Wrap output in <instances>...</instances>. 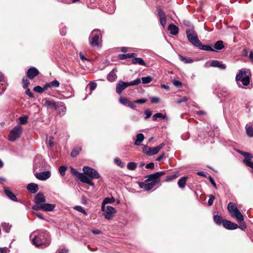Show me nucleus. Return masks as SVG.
Here are the masks:
<instances>
[{
    "mask_svg": "<svg viewBox=\"0 0 253 253\" xmlns=\"http://www.w3.org/2000/svg\"><path fill=\"white\" fill-rule=\"evenodd\" d=\"M26 93L31 98H33L34 97L33 93L31 91L29 88H27V89L26 90Z\"/></svg>",
    "mask_w": 253,
    "mask_h": 253,
    "instance_id": "obj_62",
    "label": "nucleus"
},
{
    "mask_svg": "<svg viewBox=\"0 0 253 253\" xmlns=\"http://www.w3.org/2000/svg\"><path fill=\"white\" fill-rule=\"evenodd\" d=\"M178 176V174H172V175H169V176H168L167 177H166V179L165 180L167 182H169L172 180H173L175 178H176Z\"/></svg>",
    "mask_w": 253,
    "mask_h": 253,
    "instance_id": "obj_48",
    "label": "nucleus"
},
{
    "mask_svg": "<svg viewBox=\"0 0 253 253\" xmlns=\"http://www.w3.org/2000/svg\"><path fill=\"white\" fill-rule=\"evenodd\" d=\"M101 35V32L99 30L95 29L91 32L90 35L89 43L92 46H97L99 44V37Z\"/></svg>",
    "mask_w": 253,
    "mask_h": 253,
    "instance_id": "obj_11",
    "label": "nucleus"
},
{
    "mask_svg": "<svg viewBox=\"0 0 253 253\" xmlns=\"http://www.w3.org/2000/svg\"><path fill=\"white\" fill-rule=\"evenodd\" d=\"M27 188L31 193H36L39 189L38 185L33 183L29 184L27 185Z\"/></svg>",
    "mask_w": 253,
    "mask_h": 253,
    "instance_id": "obj_23",
    "label": "nucleus"
},
{
    "mask_svg": "<svg viewBox=\"0 0 253 253\" xmlns=\"http://www.w3.org/2000/svg\"><path fill=\"white\" fill-rule=\"evenodd\" d=\"M179 58L181 61H183L185 63H192L193 61V60L192 59H187L186 57L182 56L181 55H179Z\"/></svg>",
    "mask_w": 253,
    "mask_h": 253,
    "instance_id": "obj_45",
    "label": "nucleus"
},
{
    "mask_svg": "<svg viewBox=\"0 0 253 253\" xmlns=\"http://www.w3.org/2000/svg\"><path fill=\"white\" fill-rule=\"evenodd\" d=\"M144 113L146 115V116L145 117V120H147L148 118H149L150 117V116L152 115V112L148 109L144 111Z\"/></svg>",
    "mask_w": 253,
    "mask_h": 253,
    "instance_id": "obj_53",
    "label": "nucleus"
},
{
    "mask_svg": "<svg viewBox=\"0 0 253 253\" xmlns=\"http://www.w3.org/2000/svg\"><path fill=\"white\" fill-rule=\"evenodd\" d=\"M151 101L153 103H157L160 101V99L157 97H152L151 98Z\"/></svg>",
    "mask_w": 253,
    "mask_h": 253,
    "instance_id": "obj_61",
    "label": "nucleus"
},
{
    "mask_svg": "<svg viewBox=\"0 0 253 253\" xmlns=\"http://www.w3.org/2000/svg\"><path fill=\"white\" fill-rule=\"evenodd\" d=\"M117 76L116 74L114 73V69L111 71L107 76V79L110 82H114L117 79Z\"/></svg>",
    "mask_w": 253,
    "mask_h": 253,
    "instance_id": "obj_34",
    "label": "nucleus"
},
{
    "mask_svg": "<svg viewBox=\"0 0 253 253\" xmlns=\"http://www.w3.org/2000/svg\"><path fill=\"white\" fill-rule=\"evenodd\" d=\"M114 162L116 165L121 168H123L125 166V163H123L120 159L116 158L114 159Z\"/></svg>",
    "mask_w": 253,
    "mask_h": 253,
    "instance_id": "obj_47",
    "label": "nucleus"
},
{
    "mask_svg": "<svg viewBox=\"0 0 253 253\" xmlns=\"http://www.w3.org/2000/svg\"><path fill=\"white\" fill-rule=\"evenodd\" d=\"M147 99L144 98L139 99H137L134 101V103H139V104H143L145 102H146Z\"/></svg>",
    "mask_w": 253,
    "mask_h": 253,
    "instance_id": "obj_59",
    "label": "nucleus"
},
{
    "mask_svg": "<svg viewBox=\"0 0 253 253\" xmlns=\"http://www.w3.org/2000/svg\"><path fill=\"white\" fill-rule=\"evenodd\" d=\"M213 220L216 224L220 225L221 224H222L223 220L220 215L214 214Z\"/></svg>",
    "mask_w": 253,
    "mask_h": 253,
    "instance_id": "obj_36",
    "label": "nucleus"
},
{
    "mask_svg": "<svg viewBox=\"0 0 253 253\" xmlns=\"http://www.w3.org/2000/svg\"><path fill=\"white\" fill-rule=\"evenodd\" d=\"M186 33L188 41L197 47L201 41L199 40L196 32L193 29H188L186 31Z\"/></svg>",
    "mask_w": 253,
    "mask_h": 253,
    "instance_id": "obj_7",
    "label": "nucleus"
},
{
    "mask_svg": "<svg viewBox=\"0 0 253 253\" xmlns=\"http://www.w3.org/2000/svg\"><path fill=\"white\" fill-rule=\"evenodd\" d=\"M152 118L153 120L155 121L157 120L158 118H160L162 119H166L167 116L166 115H163L161 113H158L154 115Z\"/></svg>",
    "mask_w": 253,
    "mask_h": 253,
    "instance_id": "obj_38",
    "label": "nucleus"
},
{
    "mask_svg": "<svg viewBox=\"0 0 253 253\" xmlns=\"http://www.w3.org/2000/svg\"><path fill=\"white\" fill-rule=\"evenodd\" d=\"M188 178L187 176H183L180 178L178 181V185L180 188H184L185 186L186 180Z\"/></svg>",
    "mask_w": 253,
    "mask_h": 253,
    "instance_id": "obj_32",
    "label": "nucleus"
},
{
    "mask_svg": "<svg viewBox=\"0 0 253 253\" xmlns=\"http://www.w3.org/2000/svg\"><path fill=\"white\" fill-rule=\"evenodd\" d=\"M33 244L37 247H45L50 244V236L47 231L43 230L33 232L30 235Z\"/></svg>",
    "mask_w": 253,
    "mask_h": 253,
    "instance_id": "obj_1",
    "label": "nucleus"
},
{
    "mask_svg": "<svg viewBox=\"0 0 253 253\" xmlns=\"http://www.w3.org/2000/svg\"><path fill=\"white\" fill-rule=\"evenodd\" d=\"M137 167V164L135 162H129L127 165V168L129 170H134Z\"/></svg>",
    "mask_w": 253,
    "mask_h": 253,
    "instance_id": "obj_41",
    "label": "nucleus"
},
{
    "mask_svg": "<svg viewBox=\"0 0 253 253\" xmlns=\"http://www.w3.org/2000/svg\"><path fill=\"white\" fill-rule=\"evenodd\" d=\"M227 209L229 212L231 213V215L234 217L237 222L239 224V228L242 230H245L247 228L246 224L244 222V218L243 214L240 211L235 204L232 202H230L227 206Z\"/></svg>",
    "mask_w": 253,
    "mask_h": 253,
    "instance_id": "obj_2",
    "label": "nucleus"
},
{
    "mask_svg": "<svg viewBox=\"0 0 253 253\" xmlns=\"http://www.w3.org/2000/svg\"><path fill=\"white\" fill-rule=\"evenodd\" d=\"M71 172L76 176L81 182L86 183L90 186H93L94 183L91 182L83 173L79 172L76 169L71 168Z\"/></svg>",
    "mask_w": 253,
    "mask_h": 253,
    "instance_id": "obj_10",
    "label": "nucleus"
},
{
    "mask_svg": "<svg viewBox=\"0 0 253 253\" xmlns=\"http://www.w3.org/2000/svg\"><path fill=\"white\" fill-rule=\"evenodd\" d=\"M237 152L241 155L245 156V159L243 160V162L246 165L250 161H252L253 158V156L250 153L242 151L241 150H238Z\"/></svg>",
    "mask_w": 253,
    "mask_h": 253,
    "instance_id": "obj_17",
    "label": "nucleus"
},
{
    "mask_svg": "<svg viewBox=\"0 0 253 253\" xmlns=\"http://www.w3.org/2000/svg\"><path fill=\"white\" fill-rule=\"evenodd\" d=\"M222 225L224 228L229 230L236 229L238 227L237 224L227 220H223Z\"/></svg>",
    "mask_w": 253,
    "mask_h": 253,
    "instance_id": "obj_14",
    "label": "nucleus"
},
{
    "mask_svg": "<svg viewBox=\"0 0 253 253\" xmlns=\"http://www.w3.org/2000/svg\"><path fill=\"white\" fill-rule=\"evenodd\" d=\"M45 198L43 194L41 193H38L35 198V204H40L42 205L45 202Z\"/></svg>",
    "mask_w": 253,
    "mask_h": 253,
    "instance_id": "obj_18",
    "label": "nucleus"
},
{
    "mask_svg": "<svg viewBox=\"0 0 253 253\" xmlns=\"http://www.w3.org/2000/svg\"><path fill=\"white\" fill-rule=\"evenodd\" d=\"M101 210L104 212V217L107 219H112L116 212L115 209L110 206L102 205Z\"/></svg>",
    "mask_w": 253,
    "mask_h": 253,
    "instance_id": "obj_9",
    "label": "nucleus"
},
{
    "mask_svg": "<svg viewBox=\"0 0 253 253\" xmlns=\"http://www.w3.org/2000/svg\"><path fill=\"white\" fill-rule=\"evenodd\" d=\"M168 30L172 35H176L178 32V28L175 25L171 24L169 25Z\"/></svg>",
    "mask_w": 253,
    "mask_h": 253,
    "instance_id": "obj_29",
    "label": "nucleus"
},
{
    "mask_svg": "<svg viewBox=\"0 0 253 253\" xmlns=\"http://www.w3.org/2000/svg\"><path fill=\"white\" fill-rule=\"evenodd\" d=\"M23 130V127L19 125L15 126L11 131L9 134V140L11 141H14L20 137Z\"/></svg>",
    "mask_w": 253,
    "mask_h": 253,
    "instance_id": "obj_8",
    "label": "nucleus"
},
{
    "mask_svg": "<svg viewBox=\"0 0 253 253\" xmlns=\"http://www.w3.org/2000/svg\"><path fill=\"white\" fill-rule=\"evenodd\" d=\"M55 207V205L54 204L44 203L42 205V211H51L54 210Z\"/></svg>",
    "mask_w": 253,
    "mask_h": 253,
    "instance_id": "obj_27",
    "label": "nucleus"
},
{
    "mask_svg": "<svg viewBox=\"0 0 253 253\" xmlns=\"http://www.w3.org/2000/svg\"><path fill=\"white\" fill-rule=\"evenodd\" d=\"M224 47L223 41H218L214 44V50H215V51L220 50L222 49Z\"/></svg>",
    "mask_w": 253,
    "mask_h": 253,
    "instance_id": "obj_31",
    "label": "nucleus"
},
{
    "mask_svg": "<svg viewBox=\"0 0 253 253\" xmlns=\"http://www.w3.org/2000/svg\"><path fill=\"white\" fill-rule=\"evenodd\" d=\"M139 186L140 188L146 191H149L154 187L155 185L151 182L148 183H144V182H141L139 183Z\"/></svg>",
    "mask_w": 253,
    "mask_h": 253,
    "instance_id": "obj_21",
    "label": "nucleus"
},
{
    "mask_svg": "<svg viewBox=\"0 0 253 253\" xmlns=\"http://www.w3.org/2000/svg\"><path fill=\"white\" fill-rule=\"evenodd\" d=\"M136 54L134 53H129L125 54H120L119 55V58L120 59L124 60L127 58H133L136 56Z\"/></svg>",
    "mask_w": 253,
    "mask_h": 253,
    "instance_id": "obj_33",
    "label": "nucleus"
},
{
    "mask_svg": "<svg viewBox=\"0 0 253 253\" xmlns=\"http://www.w3.org/2000/svg\"><path fill=\"white\" fill-rule=\"evenodd\" d=\"M236 81L239 87L247 88L250 83L249 75L246 71L240 70L236 76Z\"/></svg>",
    "mask_w": 253,
    "mask_h": 253,
    "instance_id": "obj_3",
    "label": "nucleus"
},
{
    "mask_svg": "<svg viewBox=\"0 0 253 253\" xmlns=\"http://www.w3.org/2000/svg\"><path fill=\"white\" fill-rule=\"evenodd\" d=\"M134 102H129L128 105L127 106L129 107L130 108L133 109H136V105L134 104Z\"/></svg>",
    "mask_w": 253,
    "mask_h": 253,
    "instance_id": "obj_64",
    "label": "nucleus"
},
{
    "mask_svg": "<svg viewBox=\"0 0 253 253\" xmlns=\"http://www.w3.org/2000/svg\"><path fill=\"white\" fill-rule=\"evenodd\" d=\"M173 84L175 86L178 88L181 87L182 85V83L177 80H174L173 81Z\"/></svg>",
    "mask_w": 253,
    "mask_h": 253,
    "instance_id": "obj_54",
    "label": "nucleus"
},
{
    "mask_svg": "<svg viewBox=\"0 0 253 253\" xmlns=\"http://www.w3.org/2000/svg\"><path fill=\"white\" fill-rule=\"evenodd\" d=\"M132 63L134 64L146 66V63L142 58L140 57H133L132 59Z\"/></svg>",
    "mask_w": 253,
    "mask_h": 253,
    "instance_id": "obj_30",
    "label": "nucleus"
},
{
    "mask_svg": "<svg viewBox=\"0 0 253 253\" xmlns=\"http://www.w3.org/2000/svg\"><path fill=\"white\" fill-rule=\"evenodd\" d=\"M247 134L249 137H253V127L247 124L245 127Z\"/></svg>",
    "mask_w": 253,
    "mask_h": 253,
    "instance_id": "obj_35",
    "label": "nucleus"
},
{
    "mask_svg": "<svg viewBox=\"0 0 253 253\" xmlns=\"http://www.w3.org/2000/svg\"><path fill=\"white\" fill-rule=\"evenodd\" d=\"M145 168L147 169H153L154 168V164L153 162H151L148 164H146Z\"/></svg>",
    "mask_w": 253,
    "mask_h": 253,
    "instance_id": "obj_60",
    "label": "nucleus"
},
{
    "mask_svg": "<svg viewBox=\"0 0 253 253\" xmlns=\"http://www.w3.org/2000/svg\"><path fill=\"white\" fill-rule=\"evenodd\" d=\"M96 86H97V84L95 83H91V84H90V90L91 91L94 90L95 89V88L96 87Z\"/></svg>",
    "mask_w": 253,
    "mask_h": 253,
    "instance_id": "obj_63",
    "label": "nucleus"
},
{
    "mask_svg": "<svg viewBox=\"0 0 253 253\" xmlns=\"http://www.w3.org/2000/svg\"><path fill=\"white\" fill-rule=\"evenodd\" d=\"M197 47H198L201 50L208 51H215V50H214V49L212 48L210 45L202 44L201 42Z\"/></svg>",
    "mask_w": 253,
    "mask_h": 253,
    "instance_id": "obj_28",
    "label": "nucleus"
},
{
    "mask_svg": "<svg viewBox=\"0 0 253 253\" xmlns=\"http://www.w3.org/2000/svg\"><path fill=\"white\" fill-rule=\"evenodd\" d=\"M58 113L61 116L65 114L66 111V107L63 103H60V104L57 106Z\"/></svg>",
    "mask_w": 253,
    "mask_h": 253,
    "instance_id": "obj_25",
    "label": "nucleus"
},
{
    "mask_svg": "<svg viewBox=\"0 0 253 253\" xmlns=\"http://www.w3.org/2000/svg\"><path fill=\"white\" fill-rule=\"evenodd\" d=\"M46 88H44V85L43 87H41L40 85H37L34 88V90L38 93H42Z\"/></svg>",
    "mask_w": 253,
    "mask_h": 253,
    "instance_id": "obj_44",
    "label": "nucleus"
},
{
    "mask_svg": "<svg viewBox=\"0 0 253 253\" xmlns=\"http://www.w3.org/2000/svg\"><path fill=\"white\" fill-rule=\"evenodd\" d=\"M187 100H188V99L186 96H183L181 98L177 100L176 101V103L177 104H180L181 103L186 102Z\"/></svg>",
    "mask_w": 253,
    "mask_h": 253,
    "instance_id": "obj_58",
    "label": "nucleus"
},
{
    "mask_svg": "<svg viewBox=\"0 0 253 253\" xmlns=\"http://www.w3.org/2000/svg\"><path fill=\"white\" fill-rule=\"evenodd\" d=\"M215 199L214 196L212 195H211L210 196V198L208 200V204L209 206H211L213 204V200Z\"/></svg>",
    "mask_w": 253,
    "mask_h": 253,
    "instance_id": "obj_52",
    "label": "nucleus"
},
{
    "mask_svg": "<svg viewBox=\"0 0 253 253\" xmlns=\"http://www.w3.org/2000/svg\"><path fill=\"white\" fill-rule=\"evenodd\" d=\"M39 74V72L35 67H31L29 69L27 72V77L30 80H32L35 78V77L38 76Z\"/></svg>",
    "mask_w": 253,
    "mask_h": 253,
    "instance_id": "obj_16",
    "label": "nucleus"
},
{
    "mask_svg": "<svg viewBox=\"0 0 253 253\" xmlns=\"http://www.w3.org/2000/svg\"><path fill=\"white\" fill-rule=\"evenodd\" d=\"M144 139V135L143 133H140L136 135L134 144L136 146H140Z\"/></svg>",
    "mask_w": 253,
    "mask_h": 253,
    "instance_id": "obj_24",
    "label": "nucleus"
},
{
    "mask_svg": "<svg viewBox=\"0 0 253 253\" xmlns=\"http://www.w3.org/2000/svg\"><path fill=\"white\" fill-rule=\"evenodd\" d=\"M4 192L5 195L13 201L17 202V198L15 194H14L11 191L7 189L6 187H4Z\"/></svg>",
    "mask_w": 253,
    "mask_h": 253,
    "instance_id": "obj_22",
    "label": "nucleus"
},
{
    "mask_svg": "<svg viewBox=\"0 0 253 253\" xmlns=\"http://www.w3.org/2000/svg\"><path fill=\"white\" fill-rule=\"evenodd\" d=\"M120 102L124 105L128 106L130 100L127 98H124L121 96L120 97Z\"/></svg>",
    "mask_w": 253,
    "mask_h": 253,
    "instance_id": "obj_46",
    "label": "nucleus"
},
{
    "mask_svg": "<svg viewBox=\"0 0 253 253\" xmlns=\"http://www.w3.org/2000/svg\"><path fill=\"white\" fill-rule=\"evenodd\" d=\"M32 209L36 211L42 210V205L36 204L33 206Z\"/></svg>",
    "mask_w": 253,
    "mask_h": 253,
    "instance_id": "obj_55",
    "label": "nucleus"
},
{
    "mask_svg": "<svg viewBox=\"0 0 253 253\" xmlns=\"http://www.w3.org/2000/svg\"><path fill=\"white\" fill-rule=\"evenodd\" d=\"M74 209L75 210L83 213L85 215H86L87 214V212L85 211L84 209L81 206H76L74 207Z\"/></svg>",
    "mask_w": 253,
    "mask_h": 253,
    "instance_id": "obj_43",
    "label": "nucleus"
},
{
    "mask_svg": "<svg viewBox=\"0 0 253 253\" xmlns=\"http://www.w3.org/2000/svg\"><path fill=\"white\" fill-rule=\"evenodd\" d=\"M115 199L114 197H106L105 198L102 203V205L106 206L107 204H112L115 202Z\"/></svg>",
    "mask_w": 253,
    "mask_h": 253,
    "instance_id": "obj_37",
    "label": "nucleus"
},
{
    "mask_svg": "<svg viewBox=\"0 0 253 253\" xmlns=\"http://www.w3.org/2000/svg\"><path fill=\"white\" fill-rule=\"evenodd\" d=\"M67 168L65 166H62L59 168V171L62 176H64L65 174V171Z\"/></svg>",
    "mask_w": 253,
    "mask_h": 253,
    "instance_id": "obj_50",
    "label": "nucleus"
},
{
    "mask_svg": "<svg viewBox=\"0 0 253 253\" xmlns=\"http://www.w3.org/2000/svg\"><path fill=\"white\" fill-rule=\"evenodd\" d=\"M36 177L40 180H45L49 178L51 176L49 171L37 172L35 174Z\"/></svg>",
    "mask_w": 253,
    "mask_h": 253,
    "instance_id": "obj_12",
    "label": "nucleus"
},
{
    "mask_svg": "<svg viewBox=\"0 0 253 253\" xmlns=\"http://www.w3.org/2000/svg\"><path fill=\"white\" fill-rule=\"evenodd\" d=\"M140 83L141 80L139 78L129 82H124L122 81H119L116 84V92L118 94H121L122 92L127 87L138 85Z\"/></svg>",
    "mask_w": 253,
    "mask_h": 253,
    "instance_id": "obj_4",
    "label": "nucleus"
},
{
    "mask_svg": "<svg viewBox=\"0 0 253 253\" xmlns=\"http://www.w3.org/2000/svg\"><path fill=\"white\" fill-rule=\"evenodd\" d=\"M42 103L44 106L46 107H51L53 108L54 109H57V105L56 102L53 101H51L49 99L44 98L42 99Z\"/></svg>",
    "mask_w": 253,
    "mask_h": 253,
    "instance_id": "obj_19",
    "label": "nucleus"
},
{
    "mask_svg": "<svg viewBox=\"0 0 253 253\" xmlns=\"http://www.w3.org/2000/svg\"><path fill=\"white\" fill-rule=\"evenodd\" d=\"M152 80L153 78L150 76L142 77L141 79L142 83L143 84L150 83L151 82H152Z\"/></svg>",
    "mask_w": 253,
    "mask_h": 253,
    "instance_id": "obj_40",
    "label": "nucleus"
},
{
    "mask_svg": "<svg viewBox=\"0 0 253 253\" xmlns=\"http://www.w3.org/2000/svg\"><path fill=\"white\" fill-rule=\"evenodd\" d=\"M81 151V148L80 147H76L74 148L71 153V156L72 157H76Z\"/></svg>",
    "mask_w": 253,
    "mask_h": 253,
    "instance_id": "obj_39",
    "label": "nucleus"
},
{
    "mask_svg": "<svg viewBox=\"0 0 253 253\" xmlns=\"http://www.w3.org/2000/svg\"><path fill=\"white\" fill-rule=\"evenodd\" d=\"M1 226L2 227L3 230H4L5 232L8 233L11 228V225H10L8 223H3L1 224Z\"/></svg>",
    "mask_w": 253,
    "mask_h": 253,
    "instance_id": "obj_42",
    "label": "nucleus"
},
{
    "mask_svg": "<svg viewBox=\"0 0 253 253\" xmlns=\"http://www.w3.org/2000/svg\"><path fill=\"white\" fill-rule=\"evenodd\" d=\"M146 181H150L152 183H154L155 185L157 183H158L160 180L158 175L156 174V172L155 173L149 174L146 176Z\"/></svg>",
    "mask_w": 253,
    "mask_h": 253,
    "instance_id": "obj_15",
    "label": "nucleus"
},
{
    "mask_svg": "<svg viewBox=\"0 0 253 253\" xmlns=\"http://www.w3.org/2000/svg\"><path fill=\"white\" fill-rule=\"evenodd\" d=\"M211 66L213 67H217L220 69H225L226 66L225 64L222 63L218 60H212L211 63Z\"/></svg>",
    "mask_w": 253,
    "mask_h": 253,
    "instance_id": "obj_20",
    "label": "nucleus"
},
{
    "mask_svg": "<svg viewBox=\"0 0 253 253\" xmlns=\"http://www.w3.org/2000/svg\"><path fill=\"white\" fill-rule=\"evenodd\" d=\"M158 15L160 18V23L161 25L164 27L166 24V16L164 11L160 7H157Z\"/></svg>",
    "mask_w": 253,
    "mask_h": 253,
    "instance_id": "obj_13",
    "label": "nucleus"
},
{
    "mask_svg": "<svg viewBox=\"0 0 253 253\" xmlns=\"http://www.w3.org/2000/svg\"><path fill=\"white\" fill-rule=\"evenodd\" d=\"M60 84L59 82L57 80H54L51 82L47 83L44 84V88H46L49 87H58L59 86Z\"/></svg>",
    "mask_w": 253,
    "mask_h": 253,
    "instance_id": "obj_26",
    "label": "nucleus"
},
{
    "mask_svg": "<svg viewBox=\"0 0 253 253\" xmlns=\"http://www.w3.org/2000/svg\"><path fill=\"white\" fill-rule=\"evenodd\" d=\"M22 82H23V87L24 88H27L28 87V86L29 83H30L29 81L27 79L23 78L22 79Z\"/></svg>",
    "mask_w": 253,
    "mask_h": 253,
    "instance_id": "obj_56",
    "label": "nucleus"
},
{
    "mask_svg": "<svg viewBox=\"0 0 253 253\" xmlns=\"http://www.w3.org/2000/svg\"><path fill=\"white\" fill-rule=\"evenodd\" d=\"M28 117L27 116L21 117L19 118L20 123L22 125L26 124L28 122Z\"/></svg>",
    "mask_w": 253,
    "mask_h": 253,
    "instance_id": "obj_49",
    "label": "nucleus"
},
{
    "mask_svg": "<svg viewBox=\"0 0 253 253\" xmlns=\"http://www.w3.org/2000/svg\"><path fill=\"white\" fill-rule=\"evenodd\" d=\"M166 144L165 143H162L159 145L154 147H150L147 145H144L142 151L144 153L148 156H152L157 154L160 151V150L162 149L165 146Z\"/></svg>",
    "mask_w": 253,
    "mask_h": 253,
    "instance_id": "obj_6",
    "label": "nucleus"
},
{
    "mask_svg": "<svg viewBox=\"0 0 253 253\" xmlns=\"http://www.w3.org/2000/svg\"><path fill=\"white\" fill-rule=\"evenodd\" d=\"M83 173L91 182L93 179H98L100 177V174L95 169L87 166H84L83 168Z\"/></svg>",
    "mask_w": 253,
    "mask_h": 253,
    "instance_id": "obj_5",
    "label": "nucleus"
},
{
    "mask_svg": "<svg viewBox=\"0 0 253 253\" xmlns=\"http://www.w3.org/2000/svg\"><path fill=\"white\" fill-rule=\"evenodd\" d=\"M219 93L221 96H224V97H226L229 94V93H228V90L226 88L222 89Z\"/></svg>",
    "mask_w": 253,
    "mask_h": 253,
    "instance_id": "obj_51",
    "label": "nucleus"
},
{
    "mask_svg": "<svg viewBox=\"0 0 253 253\" xmlns=\"http://www.w3.org/2000/svg\"><path fill=\"white\" fill-rule=\"evenodd\" d=\"M183 23L184 25L189 27H191L192 29H193V26L191 24V22L189 21L184 20L183 21Z\"/></svg>",
    "mask_w": 253,
    "mask_h": 253,
    "instance_id": "obj_57",
    "label": "nucleus"
}]
</instances>
